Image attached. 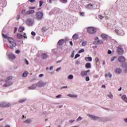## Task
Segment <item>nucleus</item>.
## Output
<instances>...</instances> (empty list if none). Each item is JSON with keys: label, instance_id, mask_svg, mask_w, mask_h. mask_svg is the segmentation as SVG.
<instances>
[{"label": "nucleus", "instance_id": "nucleus-5", "mask_svg": "<svg viewBox=\"0 0 127 127\" xmlns=\"http://www.w3.org/2000/svg\"><path fill=\"white\" fill-rule=\"evenodd\" d=\"M87 117H88V118H90L92 120H93V121H98L99 120V119H100L98 117L92 116L89 114L87 115Z\"/></svg>", "mask_w": 127, "mask_h": 127}, {"label": "nucleus", "instance_id": "nucleus-8", "mask_svg": "<svg viewBox=\"0 0 127 127\" xmlns=\"http://www.w3.org/2000/svg\"><path fill=\"white\" fill-rule=\"evenodd\" d=\"M33 13H35V10H30L24 13V14H25V15H29L33 14Z\"/></svg>", "mask_w": 127, "mask_h": 127}, {"label": "nucleus", "instance_id": "nucleus-52", "mask_svg": "<svg viewBox=\"0 0 127 127\" xmlns=\"http://www.w3.org/2000/svg\"><path fill=\"white\" fill-rule=\"evenodd\" d=\"M15 53H16V54H19L20 51H19V50H16V52Z\"/></svg>", "mask_w": 127, "mask_h": 127}, {"label": "nucleus", "instance_id": "nucleus-15", "mask_svg": "<svg viewBox=\"0 0 127 127\" xmlns=\"http://www.w3.org/2000/svg\"><path fill=\"white\" fill-rule=\"evenodd\" d=\"M37 87V86L35 85V84H32L31 86H30L28 87L29 90H33L36 88V87Z\"/></svg>", "mask_w": 127, "mask_h": 127}, {"label": "nucleus", "instance_id": "nucleus-36", "mask_svg": "<svg viewBox=\"0 0 127 127\" xmlns=\"http://www.w3.org/2000/svg\"><path fill=\"white\" fill-rule=\"evenodd\" d=\"M79 57H80V55H79V54H76V55H75V56H74V59H77Z\"/></svg>", "mask_w": 127, "mask_h": 127}, {"label": "nucleus", "instance_id": "nucleus-35", "mask_svg": "<svg viewBox=\"0 0 127 127\" xmlns=\"http://www.w3.org/2000/svg\"><path fill=\"white\" fill-rule=\"evenodd\" d=\"M68 79H73V75H68Z\"/></svg>", "mask_w": 127, "mask_h": 127}, {"label": "nucleus", "instance_id": "nucleus-41", "mask_svg": "<svg viewBox=\"0 0 127 127\" xmlns=\"http://www.w3.org/2000/svg\"><path fill=\"white\" fill-rule=\"evenodd\" d=\"M98 17L99 18H100V19H102V18H104V16H102V15H99Z\"/></svg>", "mask_w": 127, "mask_h": 127}, {"label": "nucleus", "instance_id": "nucleus-46", "mask_svg": "<svg viewBox=\"0 0 127 127\" xmlns=\"http://www.w3.org/2000/svg\"><path fill=\"white\" fill-rule=\"evenodd\" d=\"M16 47V46H13L12 45V46H10V47H9V49H11V50H12V49H13V47Z\"/></svg>", "mask_w": 127, "mask_h": 127}, {"label": "nucleus", "instance_id": "nucleus-59", "mask_svg": "<svg viewBox=\"0 0 127 127\" xmlns=\"http://www.w3.org/2000/svg\"><path fill=\"white\" fill-rule=\"evenodd\" d=\"M108 54H112V51H111V50H108Z\"/></svg>", "mask_w": 127, "mask_h": 127}, {"label": "nucleus", "instance_id": "nucleus-21", "mask_svg": "<svg viewBox=\"0 0 127 127\" xmlns=\"http://www.w3.org/2000/svg\"><path fill=\"white\" fill-rule=\"evenodd\" d=\"M67 96L71 98H77V95L74 94H67Z\"/></svg>", "mask_w": 127, "mask_h": 127}, {"label": "nucleus", "instance_id": "nucleus-64", "mask_svg": "<svg viewBox=\"0 0 127 127\" xmlns=\"http://www.w3.org/2000/svg\"><path fill=\"white\" fill-rule=\"evenodd\" d=\"M125 73H127V68L125 69Z\"/></svg>", "mask_w": 127, "mask_h": 127}, {"label": "nucleus", "instance_id": "nucleus-31", "mask_svg": "<svg viewBox=\"0 0 127 127\" xmlns=\"http://www.w3.org/2000/svg\"><path fill=\"white\" fill-rule=\"evenodd\" d=\"M84 52H85V50H84V49H81L80 50H79L78 53L81 54V53H83Z\"/></svg>", "mask_w": 127, "mask_h": 127}, {"label": "nucleus", "instance_id": "nucleus-54", "mask_svg": "<svg viewBox=\"0 0 127 127\" xmlns=\"http://www.w3.org/2000/svg\"><path fill=\"white\" fill-rule=\"evenodd\" d=\"M29 2H35V0H29Z\"/></svg>", "mask_w": 127, "mask_h": 127}, {"label": "nucleus", "instance_id": "nucleus-28", "mask_svg": "<svg viewBox=\"0 0 127 127\" xmlns=\"http://www.w3.org/2000/svg\"><path fill=\"white\" fill-rule=\"evenodd\" d=\"M31 122V120L30 119L26 120V121H24V124H30Z\"/></svg>", "mask_w": 127, "mask_h": 127}, {"label": "nucleus", "instance_id": "nucleus-62", "mask_svg": "<svg viewBox=\"0 0 127 127\" xmlns=\"http://www.w3.org/2000/svg\"><path fill=\"white\" fill-rule=\"evenodd\" d=\"M94 40H99V38H98V37H95V38H94Z\"/></svg>", "mask_w": 127, "mask_h": 127}, {"label": "nucleus", "instance_id": "nucleus-51", "mask_svg": "<svg viewBox=\"0 0 127 127\" xmlns=\"http://www.w3.org/2000/svg\"><path fill=\"white\" fill-rule=\"evenodd\" d=\"M60 97H62V95H58L57 96H56V98H60Z\"/></svg>", "mask_w": 127, "mask_h": 127}, {"label": "nucleus", "instance_id": "nucleus-12", "mask_svg": "<svg viewBox=\"0 0 127 127\" xmlns=\"http://www.w3.org/2000/svg\"><path fill=\"white\" fill-rule=\"evenodd\" d=\"M16 58V56L12 54H9V59H11V60H14Z\"/></svg>", "mask_w": 127, "mask_h": 127}, {"label": "nucleus", "instance_id": "nucleus-26", "mask_svg": "<svg viewBox=\"0 0 127 127\" xmlns=\"http://www.w3.org/2000/svg\"><path fill=\"white\" fill-rule=\"evenodd\" d=\"M12 79V76H9L8 77H6V79H5V82L8 81L10 80H11Z\"/></svg>", "mask_w": 127, "mask_h": 127}, {"label": "nucleus", "instance_id": "nucleus-43", "mask_svg": "<svg viewBox=\"0 0 127 127\" xmlns=\"http://www.w3.org/2000/svg\"><path fill=\"white\" fill-rule=\"evenodd\" d=\"M26 12L25 9L22 10V14H24V13H25Z\"/></svg>", "mask_w": 127, "mask_h": 127}, {"label": "nucleus", "instance_id": "nucleus-1", "mask_svg": "<svg viewBox=\"0 0 127 127\" xmlns=\"http://www.w3.org/2000/svg\"><path fill=\"white\" fill-rule=\"evenodd\" d=\"M3 38L5 39H8V42L10 44H11L12 46H15L16 43L15 42V40H13L11 37H7V35L2 34Z\"/></svg>", "mask_w": 127, "mask_h": 127}, {"label": "nucleus", "instance_id": "nucleus-2", "mask_svg": "<svg viewBox=\"0 0 127 127\" xmlns=\"http://www.w3.org/2000/svg\"><path fill=\"white\" fill-rule=\"evenodd\" d=\"M97 32V29L94 27H88L87 28V33L90 34H94Z\"/></svg>", "mask_w": 127, "mask_h": 127}, {"label": "nucleus", "instance_id": "nucleus-11", "mask_svg": "<svg viewBox=\"0 0 127 127\" xmlns=\"http://www.w3.org/2000/svg\"><path fill=\"white\" fill-rule=\"evenodd\" d=\"M26 23L28 26H31L32 25V21L30 19H28V20H26Z\"/></svg>", "mask_w": 127, "mask_h": 127}, {"label": "nucleus", "instance_id": "nucleus-49", "mask_svg": "<svg viewBox=\"0 0 127 127\" xmlns=\"http://www.w3.org/2000/svg\"><path fill=\"white\" fill-rule=\"evenodd\" d=\"M84 13L83 12H81L80 13L81 16H84Z\"/></svg>", "mask_w": 127, "mask_h": 127}, {"label": "nucleus", "instance_id": "nucleus-53", "mask_svg": "<svg viewBox=\"0 0 127 127\" xmlns=\"http://www.w3.org/2000/svg\"><path fill=\"white\" fill-rule=\"evenodd\" d=\"M25 64L26 65H28L29 64V62H27V61L26 60H25Z\"/></svg>", "mask_w": 127, "mask_h": 127}, {"label": "nucleus", "instance_id": "nucleus-33", "mask_svg": "<svg viewBox=\"0 0 127 127\" xmlns=\"http://www.w3.org/2000/svg\"><path fill=\"white\" fill-rule=\"evenodd\" d=\"M116 59H117V57H113V58H112L111 59V62H114L115 60Z\"/></svg>", "mask_w": 127, "mask_h": 127}, {"label": "nucleus", "instance_id": "nucleus-13", "mask_svg": "<svg viewBox=\"0 0 127 127\" xmlns=\"http://www.w3.org/2000/svg\"><path fill=\"white\" fill-rule=\"evenodd\" d=\"M122 71V70L120 68H117V69H115V73H116L118 74L121 73Z\"/></svg>", "mask_w": 127, "mask_h": 127}, {"label": "nucleus", "instance_id": "nucleus-16", "mask_svg": "<svg viewBox=\"0 0 127 127\" xmlns=\"http://www.w3.org/2000/svg\"><path fill=\"white\" fill-rule=\"evenodd\" d=\"M63 44H64V40H59V41H58V45L62 46Z\"/></svg>", "mask_w": 127, "mask_h": 127}, {"label": "nucleus", "instance_id": "nucleus-61", "mask_svg": "<svg viewBox=\"0 0 127 127\" xmlns=\"http://www.w3.org/2000/svg\"><path fill=\"white\" fill-rule=\"evenodd\" d=\"M64 88H67V86H65L64 87H62V89H64Z\"/></svg>", "mask_w": 127, "mask_h": 127}, {"label": "nucleus", "instance_id": "nucleus-32", "mask_svg": "<svg viewBox=\"0 0 127 127\" xmlns=\"http://www.w3.org/2000/svg\"><path fill=\"white\" fill-rule=\"evenodd\" d=\"M87 44V42L84 41V42H82L81 43V45H82V46H85L86 45V44Z\"/></svg>", "mask_w": 127, "mask_h": 127}, {"label": "nucleus", "instance_id": "nucleus-42", "mask_svg": "<svg viewBox=\"0 0 127 127\" xmlns=\"http://www.w3.org/2000/svg\"><path fill=\"white\" fill-rule=\"evenodd\" d=\"M79 64H80V62H79V61H75V64L78 65Z\"/></svg>", "mask_w": 127, "mask_h": 127}, {"label": "nucleus", "instance_id": "nucleus-17", "mask_svg": "<svg viewBox=\"0 0 127 127\" xmlns=\"http://www.w3.org/2000/svg\"><path fill=\"white\" fill-rule=\"evenodd\" d=\"M78 34H75L72 36V39L74 40L78 39Z\"/></svg>", "mask_w": 127, "mask_h": 127}, {"label": "nucleus", "instance_id": "nucleus-37", "mask_svg": "<svg viewBox=\"0 0 127 127\" xmlns=\"http://www.w3.org/2000/svg\"><path fill=\"white\" fill-rule=\"evenodd\" d=\"M81 120H82V118H81V117H79L78 118V119H77V122L80 121H81Z\"/></svg>", "mask_w": 127, "mask_h": 127}, {"label": "nucleus", "instance_id": "nucleus-23", "mask_svg": "<svg viewBox=\"0 0 127 127\" xmlns=\"http://www.w3.org/2000/svg\"><path fill=\"white\" fill-rule=\"evenodd\" d=\"M101 38H102V39H107V35H106L105 34H102V35H101Z\"/></svg>", "mask_w": 127, "mask_h": 127}, {"label": "nucleus", "instance_id": "nucleus-34", "mask_svg": "<svg viewBox=\"0 0 127 127\" xmlns=\"http://www.w3.org/2000/svg\"><path fill=\"white\" fill-rule=\"evenodd\" d=\"M105 76L111 78L112 77V74H111V73H108L105 75Z\"/></svg>", "mask_w": 127, "mask_h": 127}, {"label": "nucleus", "instance_id": "nucleus-57", "mask_svg": "<svg viewBox=\"0 0 127 127\" xmlns=\"http://www.w3.org/2000/svg\"><path fill=\"white\" fill-rule=\"evenodd\" d=\"M20 18V15H17V20H18V19H19Z\"/></svg>", "mask_w": 127, "mask_h": 127}, {"label": "nucleus", "instance_id": "nucleus-58", "mask_svg": "<svg viewBox=\"0 0 127 127\" xmlns=\"http://www.w3.org/2000/svg\"><path fill=\"white\" fill-rule=\"evenodd\" d=\"M23 38L26 39V35L25 34V33H24V35H23Z\"/></svg>", "mask_w": 127, "mask_h": 127}, {"label": "nucleus", "instance_id": "nucleus-47", "mask_svg": "<svg viewBox=\"0 0 127 127\" xmlns=\"http://www.w3.org/2000/svg\"><path fill=\"white\" fill-rule=\"evenodd\" d=\"M31 35L35 36L36 35V33H35V32H31Z\"/></svg>", "mask_w": 127, "mask_h": 127}, {"label": "nucleus", "instance_id": "nucleus-19", "mask_svg": "<svg viewBox=\"0 0 127 127\" xmlns=\"http://www.w3.org/2000/svg\"><path fill=\"white\" fill-rule=\"evenodd\" d=\"M23 38V35L21 34H17V38L18 39H21Z\"/></svg>", "mask_w": 127, "mask_h": 127}, {"label": "nucleus", "instance_id": "nucleus-63", "mask_svg": "<svg viewBox=\"0 0 127 127\" xmlns=\"http://www.w3.org/2000/svg\"><path fill=\"white\" fill-rule=\"evenodd\" d=\"M101 87H102V88H106V86H105V85H102L101 86Z\"/></svg>", "mask_w": 127, "mask_h": 127}, {"label": "nucleus", "instance_id": "nucleus-48", "mask_svg": "<svg viewBox=\"0 0 127 127\" xmlns=\"http://www.w3.org/2000/svg\"><path fill=\"white\" fill-rule=\"evenodd\" d=\"M67 2V0H62V2L65 3Z\"/></svg>", "mask_w": 127, "mask_h": 127}, {"label": "nucleus", "instance_id": "nucleus-55", "mask_svg": "<svg viewBox=\"0 0 127 127\" xmlns=\"http://www.w3.org/2000/svg\"><path fill=\"white\" fill-rule=\"evenodd\" d=\"M16 31H17V28L15 27V30H13V33H16Z\"/></svg>", "mask_w": 127, "mask_h": 127}, {"label": "nucleus", "instance_id": "nucleus-50", "mask_svg": "<svg viewBox=\"0 0 127 127\" xmlns=\"http://www.w3.org/2000/svg\"><path fill=\"white\" fill-rule=\"evenodd\" d=\"M81 72H85V73H89V70H87L86 71H82Z\"/></svg>", "mask_w": 127, "mask_h": 127}, {"label": "nucleus", "instance_id": "nucleus-39", "mask_svg": "<svg viewBox=\"0 0 127 127\" xmlns=\"http://www.w3.org/2000/svg\"><path fill=\"white\" fill-rule=\"evenodd\" d=\"M42 5H43V1H39V6H42Z\"/></svg>", "mask_w": 127, "mask_h": 127}, {"label": "nucleus", "instance_id": "nucleus-30", "mask_svg": "<svg viewBox=\"0 0 127 127\" xmlns=\"http://www.w3.org/2000/svg\"><path fill=\"white\" fill-rule=\"evenodd\" d=\"M107 97H108V98L110 99L113 98V95H112L111 93H110V94H108V95H107Z\"/></svg>", "mask_w": 127, "mask_h": 127}, {"label": "nucleus", "instance_id": "nucleus-20", "mask_svg": "<svg viewBox=\"0 0 127 127\" xmlns=\"http://www.w3.org/2000/svg\"><path fill=\"white\" fill-rule=\"evenodd\" d=\"M80 75L82 77L87 76V72H81L80 73Z\"/></svg>", "mask_w": 127, "mask_h": 127}, {"label": "nucleus", "instance_id": "nucleus-22", "mask_svg": "<svg viewBox=\"0 0 127 127\" xmlns=\"http://www.w3.org/2000/svg\"><path fill=\"white\" fill-rule=\"evenodd\" d=\"M48 58V56L46 55V54H42V58L43 59H46Z\"/></svg>", "mask_w": 127, "mask_h": 127}, {"label": "nucleus", "instance_id": "nucleus-24", "mask_svg": "<svg viewBox=\"0 0 127 127\" xmlns=\"http://www.w3.org/2000/svg\"><path fill=\"white\" fill-rule=\"evenodd\" d=\"M85 67L87 68H91V64L89 63H86V64H85Z\"/></svg>", "mask_w": 127, "mask_h": 127}, {"label": "nucleus", "instance_id": "nucleus-4", "mask_svg": "<svg viewBox=\"0 0 127 127\" xmlns=\"http://www.w3.org/2000/svg\"><path fill=\"white\" fill-rule=\"evenodd\" d=\"M10 105L9 103L6 104L5 102H2L0 104V107L1 108H9Z\"/></svg>", "mask_w": 127, "mask_h": 127}, {"label": "nucleus", "instance_id": "nucleus-18", "mask_svg": "<svg viewBox=\"0 0 127 127\" xmlns=\"http://www.w3.org/2000/svg\"><path fill=\"white\" fill-rule=\"evenodd\" d=\"M87 9H92L93 8V5L91 4H88L86 5Z\"/></svg>", "mask_w": 127, "mask_h": 127}, {"label": "nucleus", "instance_id": "nucleus-56", "mask_svg": "<svg viewBox=\"0 0 127 127\" xmlns=\"http://www.w3.org/2000/svg\"><path fill=\"white\" fill-rule=\"evenodd\" d=\"M43 76H44V74H39V77H42Z\"/></svg>", "mask_w": 127, "mask_h": 127}, {"label": "nucleus", "instance_id": "nucleus-60", "mask_svg": "<svg viewBox=\"0 0 127 127\" xmlns=\"http://www.w3.org/2000/svg\"><path fill=\"white\" fill-rule=\"evenodd\" d=\"M89 81V77L88 76L86 77V81Z\"/></svg>", "mask_w": 127, "mask_h": 127}, {"label": "nucleus", "instance_id": "nucleus-10", "mask_svg": "<svg viewBox=\"0 0 127 127\" xmlns=\"http://www.w3.org/2000/svg\"><path fill=\"white\" fill-rule=\"evenodd\" d=\"M11 85H12V82H6L5 84H3V87H9L10 86H11Z\"/></svg>", "mask_w": 127, "mask_h": 127}, {"label": "nucleus", "instance_id": "nucleus-45", "mask_svg": "<svg viewBox=\"0 0 127 127\" xmlns=\"http://www.w3.org/2000/svg\"><path fill=\"white\" fill-rule=\"evenodd\" d=\"M95 63H98V62H99V59L95 58Z\"/></svg>", "mask_w": 127, "mask_h": 127}, {"label": "nucleus", "instance_id": "nucleus-29", "mask_svg": "<svg viewBox=\"0 0 127 127\" xmlns=\"http://www.w3.org/2000/svg\"><path fill=\"white\" fill-rule=\"evenodd\" d=\"M86 60H88L89 62H92V58L91 57L85 58V60L86 61Z\"/></svg>", "mask_w": 127, "mask_h": 127}, {"label": "nucleus", "instance_id": "nucleus-38", "mask_svg": "<svg viewBox=\"0 0 127 127\" xmlns=\"http://www.w3.org/2000/svg\"><path fill=\"white\" fill-rule=\"evenodd\" d=\"M24 102H25V100H19V103H24Z\"/></svg>", "mask_w": 127, "mask_h": 127}, {"label": "nucleus", "instance_id": "nucleus-44", "mask_svg": "<svg viewBox=\"0 0 127 127\" xmlns=\"http://www.w3.org/2000/svg\"><path fill=\"white\" fill-rule=\"evenodd\" d=\"M35 7H29V9L31 10V9H35Z\"/></svg>", "mask_w": 127, "mask_h": 127}, {"label": "nucleus", "instance_id": "nucleus-27", "mask_svg": "<svg viewBox=\"0 0 127 127\" xmlns=\"http://www.w3.org/2000/svg\"><path fill=\"white\" fill-rule=\"evenodd\" d=\"M26 76H27V72L25 71L24 72V73H23L22 76L23 77H26Z\"/></svg>", "mask_w": 127, "mask_h": 127}, {"label": "nucleus", "instance_id": "nucleus-25", "mask_svg": "<svg viewBox=\"0 0 127 127\" xmlns=\"http://www.w3.org/2000/svg\"><path fill=\"white\" fill-rule=\"evenodd\" d=\"M24 31V28L23 27H20L18 29V31L20 33H22Z\"/></svg>", "mask_w": 127, "mask_h": 127}, {"label": "nucleus", "instance_id": "nucleus-3", "mask_svg": "<svg viewBox=\"0 0 127 127\" xmlns=\"http://www.w3.org/2000/svg\"><path fill=\"white\" fill-rule=\"evenodd\" d=\"M36 18L38 20H41L43 18V12H37L36 13Z\"/></svg>", "mask_w": 127, "mask_h": 127}, {"label": "nucleus", "instance_id": "nucleus-7", "mask_svg": "<svg viewBox=\"0 0 127 127\" xmlns=\"http://www.w3.org/2000/svg\"><path fill=\"white\" fill-rule=\"evenodd\" d=\"M117 52L118 55H122V54H124V50H122V49L120 47H118Z\"/></svg>", "mask_w": 127, "mask_h": 127}, {"label": "nucleus", "instance_id": "nucleus-40", "mask_svg": "<svg viewBox=\"0 0 127 127\" xmlns=\"http://www.w3.org/2000/svg\"><path fill=\"white\" fill-rule=\"evenodd\" d=\"M97 43H98V44H102V41L99 40V41H98Z\"/></svg>", "mask_w": 127, "mask_h": 127}, {"label": "nucleus", "instance_id": "nucleus-9", "mask_svg": "<svg viewBox=\"0 0 127 127\" xmlns=\"http://www.w3.org/2000/svg\"><path fill=\"white\" fill-rule=\"evenodd\" d=\"M118 61H119L121 63H124L126 61V60L124 57L121 56L118 58Z\"/></svg>", "mask_w": 127, "mask_h": 127}, {"label": "nucleus", "instance_id": "nucleus-6", "mask_svg": "<svg viewBox=\"0 0 127 127\" xmlns=\"http://www.w3.org/2000/svg\"><path fill=\"white\" fill-rule=\"evenodd\" d=\"M46 83L45 82H43L42 81H39L38 83H37V84H35V86L38 87H42L44 86H45Z\"/></svg>", "mask_w": 127, "mask_h": 127}, {"label": "nucleus", "instance_id": "nucleus-14", "mask_svg": "<svg viewBox=\"0 0 127 127\" xmlns=\"http://www.w3.org/2000/svg\"><path fill=\"white\" fill-rule=\"evenodd\" d=\"M121 99H123L124 102L127 103V97H126V95H123V96L121 97Z\"/></svg>", "mask_w": 127, "mask_h": 127}]
</instances>
